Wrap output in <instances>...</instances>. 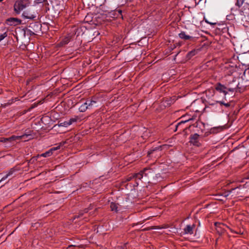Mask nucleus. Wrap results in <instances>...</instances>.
<instances>
[{
  "instance_id": "obj_1",
  "label": "nucleus",
  "mask_w": 249,
  "mask_h": 249,
  "mask_svg": "<svg viewBox=\"0 0 249 249\" xmlns=\"http://www.w3.org/2000/svg\"><path fill=\"white\" fill-rule=\"evenodd\" d=\"M32 138V136L30 134H24L21 136H12L9 138H0V142L4 143V147H10L12 145V142L16 140H24V141H28Z\"/></svg>"
},
{
  "instance_id": "obj_2",
  "label": "nucleus",
  "mask_w": 249,
  "mask_h": 249,
  "mask_svg": "<svg viewBox=\"0 0 249 249\" xmlns=\"http://www.w3.org/2000/svg\"><path fill=\"white\" fill-rule=\"evenodd\" d=\"M207 99L206 102L210 105H214L218 101L216 100V98L214 97L215 95L214 90L213 89H209L205 91Z\"/></svg>"
},
{
  "instance_id": "obj_3",
  "label": "nucleus",
  "mask_w": 249,
  "mask_h": 249,
  "mask_svg": "<svg viewBox=\"0 0 249 249\" xmlns=\"http://www.w3.org/2000/svg\"><path fill=\"white\" fill-rule=\"evenodd\" d=\"M29 5L30 4L26 3L23 0H17L14 4V10L17 14H19L21 11Z\"/></svg>"
},
{
  "instance_id": "obj_4",
  "label": "nucleus",
  "mask_w": 249,
  "mask_h": 249,
  "mask_svg": "<svg viewBox=\"0 0 249 249\" xmlns=\"http://www.w3.org/2000/svg\"><path fill=\"white\" fill-rule=\"evenodd\" d=\"M237 87V85H236L234 87H226L219 83L215 86V89L220 92H223L224 94V95L226 96L228 93V92L226 91V90H228L229 91L233 92L236 89Z\"/></svg>"
},
{
  "instance_id": "obj_5",
  "label": "nucleus",
  "mask_w": 249,
  "mask_h": 249,
  "mask_svg": "<svg viewBox=\"0 0 249 249\" xmlns=\"http://www.w3.org/2000/svg\"><path fill=\"white\" fill-rule=\"evenodd\" d=\"M5 23L9 26H17L23 24L21 20L16 18H10L7 19Z\"/></svg>"
},
{
  "instance_id": "obj_6",
  "label": "nucleus",
  "mask_w": 249,
  "mask_h": 249,
  "mask_svg": "<svg viewBox=\"0 0 249 249\" xmlns=\"http://www.w3.org/2000/svg\"><path fill=\"white\" fill-rule=\"evenodd\" d=\"M199 135L197 133L191 135L190 137V142L196 146H199L200 143L199 142L198 139Z\"/></svg>"
},
{
  "instance_id": "obj_7",
  "label": "nucleus",
  "mask_w": 249,
  "mask_h": 249,
  "mask_svg": "<svg viewBox=\"0 0 249 249\" xmlns=\"http://www.w3.org/2000/svg\"><path fill=\"white\" fill-rule=\"evenodd\" d=\"M29 27L32 29L35 32L38 33L41 30V25L37 22H32L30 24Z\"/></svg>"
},
{
  "instance_id": "obj_8",
  "label": "nucleus",
  "mask_w": 249,
  "mask_h": 249,
  "mask_svg": "<svg viewBox=\"0 0 249 249\" xmlns=\"http://www.w3.org/2000/svg\"><path fill=\"white\" fill-rule=\"evenodd\" d=\"M196 227V225L195 224L188 225L184 229V231L183 232V234H192L193 233L194 229Z\"/></svg>"
},
{
  "instance_id": "obj_9",
  "label": "nucleus",
  "mask_w": 249,
  "mask_h": 249,
  "mask_svg": "<svg viewBox=\"0 0 249 249\" xmlns=\"http://www.w3.org/2000/svg\"><path fill=\"white\" fill-rule=\"evenodd\" d=\"M175 97H173V99L172 98H166L164 99L161 102V105L164 106L165 107L170 106L171 104H173L175 101Z\"/></svg>"
},
{
  "instance_id": "obj_10",
  "label": "nucleus",
  "mask_w": 249,
  "mask_h": 249,
  "mask_svg": "<svg viewBox=\"0 0 249 249\" xmlns=\"http://www.w3.org/2000/svg\"><path fill=\"white\" fill-rule=\"evenodd\" d=\"M204 19L205 20V22L211 24V25H223L224 24V22L223 21H220V22H218V20H215V19H208L207 18H205V17H204Z\"/></svg>"
},
{
  "instance_id": "obj_11",
  "label": "nucleus",
  "mask_w": 249,
  "mask_h": 249,
  "mask_svg": "<svg viewBox=\"0 0 249 249\" xmlns=\"http://www.w3.org/2000/svg\"><path fill=\"white\" fill-rule=\"evenodd\" d=\"M178 36L180 39L184 40H191L193 38V36L187 35L184 31L181 32V33L178 34Z\"/></svg>"
},
{
  "instance_id": "obj_12",
  "label": "nucleus",
  "mask_w": 249,
  "mask_h": 249,
  "mask_svg": "<svg viewBox=\"0 0 249 249\" xmlns=\"http://www.w3.org/2000/svg\"><path fill=\"white\" fill-rule=\"evenodd\" d=\"M215 226L216 227V232L219 234H222L225 231V230L224 229V228H223V227L224 226V225L223 224H221L220 223H215Z\"/></svg>"
},
{
  "instance_id": "obj_13",
  "label": "nucleus",
  "mask_w": 249,
  "mask_h": 249,
  "mask_svg": "<svg viewBox=\"0 0 249 249\" xmlns=\"http://www.w3.org/2000/svg\"><path fill=\"white\" fill-rule=\"evenodd\" d=\"M147 169L146 168H144L143 170L141 171L139 173L134 174V178L141 179L143 177V174Z\"/></svg>"
},
{
  "instance_id": "obj_14",
  "label": "nucleus",
  "mask_w": 249,
  "mask_h": 249,
  "mask_svg": "<svg viewBox=\"0 0 249 249\" xmlns=\"http://www.w3.org/2000/svg\"><path fill=\"white\" fill-rule=\"evenodd\" d=\"M72 36L69 35L65 37L60 42L61 45H64L68 44Z\"/></svg>"
},
{
  "instance_id": "obj_15",
  "label": "nucleus",
  "mask_w": 249,
  "mask_h": 249,
  "mask_svg": "<svg viewBox=\"0 0 249 249\" xmlns=\"http://www.w3.org/2000/svg\"><path fill=\"white\" fill-rule=\"evenodd\" d=\"M119 204L118 203H116L115 202H111L110 203V207L112 211H115V212H117L119 210Z\"/></svg>"
},
{
  "instance_id": "obj_16",
  "label": "nucleus",
  "mask_w": 249,
  "mask_h": 249,
  "mask_svg": "<svg viewBox=\"0 0 249 249\" xmlns=\"http://www.w3.org/2000/svg\"><path fill=\"white\" fill-rule=\"evenodd\" d=\"M93 17H85L84 20L86 22H89L90 24L98 25L99 23L98 22L96 23L93 21Z\"/></svg>"
},
{
  "instance_id": "obj_17",
  "label": "nucleus",
  "mask_w": 249,
  "mask_h": 249,
  "mask_svg": "<svg viewBox=\"0 0 249 249\" xmlns=\"http://www.w3.org/2000/svg\"><path fill=\"white\" fill-rule=\"evenodd\" d=\"M42 4L43 6L48 5H49L48 1L47 0H34V5H36L37 4Z\"/></svg>"
},
{
  "instance_id": "obj_18",
  "label": "nucleus",
  "mask_w": 249,
  "mask_h": 249,
  "mask_svg": "<svg viewBox=\"0 0 249 249\" xmlns=\"http://www.w3.org/2000/svg\"><path fill=\"white\" fill-rule=\"evenodd\" d=\"M16 170L14 168H11L8 172V173L4 176L3 177L1 180H0V182L5 180L11 175L13 174V173L15 172Z\"/></svg>"
},
{
  "instance_id": "obj_19",
  "label": "nucleus",
  "mask_w": 249,
  "mask_h": 249,
  "mask_svg": "<svg viewBox=\"0 0 249 249\" xmlns=\"http://www.w3.org/2000/svg\"><path fill=\"white\" fill-rule=\"evenodd\" d=\"M88 102L86 101L85 103L82 105L79 108V110L80 112H85L89 107L88 105Z\"/></svg>"
},
{
  "instance_id": "obj_20",
  "label": "nucleus",
  "mask_w": 249,
  "mask_h": 249,
  "mask_svg": "<svg viewBox=\"0 0 249 249\" xmlns=\"http://www.w3.org/2000/svg\"><path fill=\"white\" fill-rule=\"evenodd\" d=\"M196 50H193L192 51L189 52L187 55V57L188 59H190L192 57L196 55Z\"/></svg>"
},
{
  "instance_id": "obj_21",
  "label": "nucleus",
  "mask_w": 249,
  "mask_h": 249,
  "mask_svg": "<svg viewBox=\"0 0 249 249\" xmlns=\"http://www.w3.org/2000/svg\"><path fill=\"white\" fill-rule=\"evenodd\" d=\"M157 150H161L160 147H155L153 149H151L150 150H149L147 152L148 155H150L152 154H153L155 151Z\"/></svg>"
},
{
  "instance_id": "obj_22",
  "label": "nucleus",
  "mask_w": 249,
  "mask_h": 249,
  "mask_svg": "<svg viewBox=\"0 0 249 249\" xmlns=\"http://www.w3.org/2000/svg\"><path fill=\"white\" fill-rule=\"evenodd\" d=\"M65 143V142H63L59 143V145L56 147H53L51 148L50 150H51V153H52V152L53 151L56 150L60 148V146L62 145H63Z\"/></svg>"
},
{
  "instance_id": "obj_23",
  "label": "nucleus",
  "mask_w": 249,
  "mask_h": 249,
  "mask_svg": "<svg viewBox=\"0 0 249 249\" xmlns=\"http://www.w3.org/2000/svg\"><path fill=\"white\" fill-rule=\"evenodd\" d=\"M51 150H49L48 151L44 153H43L41 155V156L44 157H49L52 155Z\"/></svg>"
},
{
  "instance_id": "obj_24",
  "label": "nucleus",
  "mask_w": 249,
  "mask_h": 249,
  "mask_svg": "<svg viewBox=\"0 0 249 249\" xmlns=\"http://www.w3.org/2000/svg\"><path fill=\"white\" fill-rule=\"evenodd\" d=\"M192 120V119H188V120H185V121H182L180 122V123H178V124L176 125V130H175V131H177V128H178V127L179 126L181 125L182 124H184V123H186V122H188V121H189V120Z\"/></svg>"
},
{
  "instance_id": "obj_25",
  "label": "nucleus",
  "mask_w": 249,
  "mask_h": 249,
  "mask_svg": "<svg viewBox=\"0 0 249 249\" xmlns=\"http://www.w3.org/2000/svg\"><path fill=\"white\" fill-rule=\"evenodd\" d=\"M70 125H71L70 122H68V121H65L63 123H60L59 125L62 126H65V127H67L68 126H69Z\"/></svg>"
},
{
  "instance_id": "obj_26",
  "label": "nucleus",
  "mask_w": 249,
  "mask_h": 249,
  "mask_svg": "<svg viewBox=\"0 0 249 249\" xmlns=\"http://www.w3.org/2000/svg\"><path fill=\"white\" fill-rule=\"evenodd\" d=\"M244 2V0H237L236 5L238 7H240L243 4Z\"/></svg>"
},
{
  "instance_id": "obj_27",
  "label": "nucleus",
  "mask_w": 249,
  "mask_h": 249,
  "mask_svg": "<svg viewBox=\"0 0 249 249\" xmlns=\"http://www.w3.org/2000/svg\"><path fill=\"white\" fill-rule=\"evenodd\" d=\"M87 101H88V107H91L92 106H93V105L94 104L96 103L95 101H92V100H88Z\"/></svg>"
},
{
  "instance_id": "obj_28",
  "label": "nucleus",
  "mask_w": 249,
  "mask_h": 249,
  "mask_svg": "<svg viewBox=\"0 0 249 249\" xmlns=\"http://www.w3.org/2000/svg\"><path fill=\"white\" fill-rule=\"evenodd\" d=\"M122 14V11L121 10H116L113 12V15H118Z\"/></svg>"
},
{
  "instance_id": "obj_29",
  "label": "nucleus",
  "mask_w": 249,
  "mask_h": 249,
  "mask_svg": "<svg viewBox=\"0 0 249 249\" xmlns=\"http://www.w3.org/2000/svg\"><path fill=\"white\" fill-rule=\"evenodd\" d=\"M218 103H219L220 105H224L226 107H228L230 106V104L229 103H224L223 102H222V101H218Z\"/></svg>"
},
{
  "instance_id": "obj_30",
  "label": "nucleus",
  "mask_w": 249,
  "mask_h": 249,
  "mask_svg": "<svg viewBox=\"0 0 249 249\" xmlns=\"http://www.w3.org/2000/svg\"><path fill=\"white\" fill-rule=\"evenodd\" d=\"M133 178H134V174L133 175H131L128 177H127L126 178V181H130L131 179H132Z\"/></svg>"
},
{
  "instance_id": "obj_31",
  "label": "nucleus",
  "mask_w": 249,
  "mask_h": 249,
  "mask_svg": "<svg viewBox=\"0 0 249 249\" xmlns=\"http://www.w3.org/2000/svg\"><path fill=\"white\" fill-rule=\"evenodd\" d=\"M7 36V33L5 32L3 34L0 35V41L3 39Z\"/></svg>"
},
{
  "instance_id": "obj_32",
  "label": "nucleus",
  "mask_w": 249,
  "mask_h": 249,
  "mask_svg": "<svg viewBox=\"0 0 249 249\" xmlns=\"http://www.w3.org/2000/svg\"><path fill=\"white\" fill-rule=\"evenodd\" d=\"M68 121V122H70L71 124L73 122H75L76 121V119L71 118Z\"/></svg>"
},
{
  "instance_id": "obj_33",
  "label": "nucleus",
  "mask_w": 249,
  "mask_h": 249,
  "mask_svg": "<svg viewBox=\"0 0 249 249\" xmlns=\"http://www.w3.org/2000/svg\"><path fill=\"white\" fill-rule=\"evenodd\" d=\"M91 208H90V206L89 208L85 209L84 210V213H87L89 212V210H91Z\"/></svg>"
},
{
  "instance_id": "obj_34",
  "label": "nucleus",
  "mask_w": 249,
  "mask_h": 249,
  "mask_svg": "<svg viewBox=\"0 0 249 249\" xmlns=\"http://www.w3.org/2000/svg\"><path fill=\"white\" fill-rule=\"evenodd\" d=\"M160 229V228L158 227V226H153L151 227V229Z\"/></svg>"
},
{
  "instance_id": "obj_35",
  "label": "nucleus",
  "mask_w": 249,
  "mask_h": 249,
  "mask_svg": "<svg viewBox=\"0 0 249 249\" xmlns=\"http://www.w3.org/2000/svg\"><path fill=\"white\" fill-rule=\"evenodd\" d=\"M35 17H28V16L25 17V18H30V19H32V18H34Z\"/></svg>"
},
{
  "instance_id": "obj_36",
  "label": "nucleus",
  "mask_w": 249,
  "mask_h": 249,
  "mask_svg": "<svg viewBox=\"0 0 249 249\" xmlns=\"http://www.w3.org/2000/svg\"><path fill=\"white\" fill-rule=\"evenodd\" d=\"M83 214V213L81 212L80 213V216L82 215Z\"/></svg>"
},
{
  "instance_id": "obj_37",
  "label": "nucleus",
  "mask_w": 249,
  "mask_h": 249,
  "mask_svg": "<svg viewBox=\"0 0 249 249\" xmlns=\"http://www.w3.org/2000/svg\"><path fill=\"white\" fill-rule=\"evenodd\" d=\"M121 18H122V19H124V17L123 16H122Z\"/></svg>"
},
{
  "instance_id": "obj_38",
  "label": "nucleus",
  "mask_w": 249,
  "mask_h": 249,
  "mask_svg": "<svg viewBox=\"0 0 249 249\" xmlns=\"http://www.w3.org/2000/svg\"><path fill=\"white\" fill-rule=\"evenodd\" d=\"M235 189H232L231 191V192L232 191L234 190Z\"/></svg>"
}]
</instances>
